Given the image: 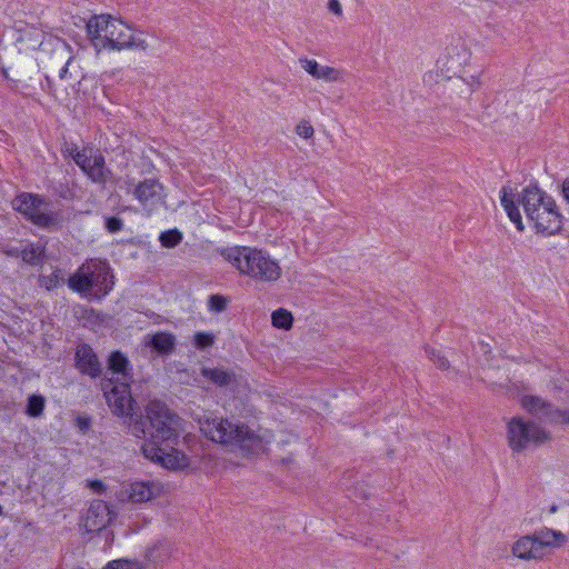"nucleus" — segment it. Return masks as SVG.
Wrapping results in <instances>:
<instances>
[{
  "mask_svg": "<svg viewBox=\"0 0 569 569\" xmlns=\"http://www.w3.org/2000/svg\"><path fill=\"white\" fill-rule=\"evenodd\" d=\"M74 368L83 376L97 379L102 376V363L89 343L82 342L74 351Z\"/></svg>",
  "mask_w": 569,
  "mask_h": 569,
  "instance_id": "f8f14e48",
  "label": "nucleus"
},
{
  "mask_svg": "<svg viewBox=\"0 0 569 569\" xmlns=\"http://www.w3.org/2000/svg\"><path fill=\"white\" fill-rule=\"evenodd\" d=\"M68 287L82 296L92 291V280L89 277V264H81L67 280Z\"/></svg>",
  "mask_w": 569,
  "mask_h": 569,
  "instance_id": "6ab92c4d",
  "label": "nucleus"
},
{
  "mask_svg": "<svg viewBox=\"0 0 569 569\" xmlns=\"http://www.w3.org/2000/svg\"><path fill=\"white\" fill-rule=\"evenodd\" d=\"M73 316L82 322V326L88 329H94L104 322L106 316L84 305H76L72 308Z\"/></svg>",
  "mask_w": 569,
  "mask_h": 569,
  "instance_id": "aec40b11",
  "label": "nucleus"
},
{
  "mask_svg": "<svg viewBox=\"0 0 569 569\" xmlns=\"http://www.w3.org/2000/svg\"><path fill=\"white\" fill-rule=\"evenodd\" d=\"M198 423L207 439L239 449L244 456L258 455L263 448L262 438L243 422L204 415Z\"/></svg>",
  "mask_w": 569,
  "mask_h": 569,
  "instance_id": "7ed1b4c3",
  "label": "nucleus"
},
{
  "mask_svg": "<svg viewBox=\"0 0 569 569\" xmlns=\"http://www.w3.org/2000/svg\"><path fill=\"white\" fill-rule=\"evenodd\" d=\"M143 346L158 357H168L176 351L177 338L170 331H157L144 337Z\"/></svg>",
  "mask_w": 569,
  "mask_h": 569,
  "instance_id": "2eb2a0df",
  "label": "nucleus"
},
{
  "mask_svg": "<svg viewBox=\"0 0 569 569\" xmlns=\"http://www.w3.org/2000/svg\"><path fill=\"white\" fill-rule=\"evenodd\" d=\"M2 252L7 254L8 257L18 258L21 257V250H19L17 247H10L7 249H3Z\"/></svg>",
  "mask_w": 569,
  "mask_h": 569,
  "instance_id": "de8ad7c7",
  "label": "nucleus"
},
{
  "mask_svg": "<svg viewBox=\"0 0 569 569\" xmlns=\"http://www.w3.org/2000/svg\"><path fill=\"white\" fill-rule=\"evenodd\" d=\"M12 209L23 216L32 224L48 230L58 231L62 228L61 211H42L43 207H48L49 202L46 198L38 193L20 192L11 201Z\"/></svg>",
  "mask_w": 569,
  "mask_h": 569,
  "instance_id": "423d86ee",
  "label": "nucleus"
},
{
  "mask_svg": "<svg viewBox=\"0 0 569 569\" xmlns=\"http://www.w3.org/2000/svg\"><path fill=\"white\" fill-rule=\"evenodd\" d=\"M228 300L222 295H211L208 298L209 310L216 313H220L227 309Z\"/></svg>",
  "mask_w": 569,
  "mask_h": 569,
  "instance_id": "f704fd0d",
  "label": "nucleus"
},
{
  "mask_svg": "<svg viewBox=\"0 0 569 569\" xmlns=\"http://www.w3.org/2000/svg\"><path fill=\"white\" fill-rule=\"evenodd\" d=\"M102 569H146V566L137 559H116L109 561Z\"/></svg>",
  "mask_w": 569,
  "mask_h": 569,
  "instance_id": "c85d7f7f",
  "label": "nucleus"
},
{
  "mask_svg": "<svg viewBox=\"0 0 569 569\" xmlns=\"http://www.w3.org/2000/svg\"><path fill=\"white\" fill-rule=\"evenodd\" d=\"M92 425V419L88 415H80L76 419V426L82 433H87Z\"/></svg>",
  "mask_w": 569,
  "mask_h": 569,
  "instance_id": "58836bf2",
  "label": "nucleus"
},
{
  "mask_svg": "<svg viewBox=\"0 0 569 569\" xmlns=\"http://www.w3.org/2000/svg\"><path fill=\"white\" fill-rule=\"evenodd\" d=\"M27 37L32 41V43L28 47L30 49H37L42 43V32L36 28L26 29L22 31L21 36L18 38V41H23Z\"/></svg>",
  "mask_w": 569,
  "mask_h": 569,
  "instance_id": "c9c22d12",
  "label": "nucleus"
},
{
  "mask_svg": "<svg viewBox=\"0 0 569 569\" xmlns=\"http://www.w3.org/2000/svg\"><path fill=\"white\" fill-rule=\"evenodd\" d=\"M103 226L110 233L120 232L124 227V221L118 216H106L103 219Z\"/></svg>",
  "mask_w": 569,
  "mask_h": 569,
  "instance_id": "e433bc0d",
  "label": "nucleus"
},
{
  "mask_svg": "<svg viewBox=\"0 0 569 569\" xmlns=\"http://www.w3.org/2000/svg\"><path fill=\"white\" fill-rule=\"evenodd\" d=\"M97 535L103 537L104 539V547H111L114 540V535L112 530H109L107 527H104L103 531H97Z\"/></svg>",
  "mask_w": 569,
  "mask_h": 569,
  "instance_id": "79ce46f5",
  "label": "nucleus"
},
{
  "mask_svg": "<svg viewBox=\"0 0 569 569\" xmlns=\"http://www.w3.org/2000/svg\"><path fill=\"white\" fill-rule=\"evenodd\" d=\"M561 196L569 204V177L566 178L561 183Z\"/></svg>",
  "mask_w": 569,
  "mask_h": 569,
  "instance_id": "49530a36",
  "label": "nucleus"
},
{
  "mask_svg": "<svg viewBox=\"0 0 569 569\" xmlns=\"http://www.w3.org/2000/svg\"><path fill=\"white\" fill-rule=\"evenodd\" d=\"M3 513V508L2 506L0 505V516Z\"/></svg>",
  "mask_w": 569,
  "mask_h": 569,
  "instance_id": "3c124183",
  "label": "nucleus"
},
{
  "mask_svg": "<svg viewBox=\"0 0 569 569\" xmlns=\"http://www.w3.org/2000/svg\"><path fill=\"white\" fill-rule=\"evenodd\" d=\"M46 257V247H36L33 243L28 244L21 250V259L30 266H42Z\"/></svg>",
  "mask_w": 569,
  "mask_h": 569,
  "instance_id": "5701e85b",
  "label": "nucleus"
},
{
  "mask_svg": "<svg viewBox=\"0 0 569 569\" xmlns=\"http://www.w3.org/2000/svg\"><path fill=\"white\" fill-rule=\"evenodd\" d=\"M30 80L38 81L39 84H40V88L42 89V91L47 92L48 94H51V96L54 94L53 81H52V79L49 76L44 74L43 79H42V77L40 74V71L37 70L36 71V79H33V77H31Z\"/></svg>",
  "mask_w": 569,
  "mask_h": 569,
  "instance_id": "4c0bfd02",
  "label": "nucleus"
},
{
  "mask_svg": "<svg viewBox=\"0 0 569 569\" xmlns=\"http://www.w3.org/2000/svg\"><path fill=\"white\" fill-rule=\"evenodd\" d=\"M500 193L501 206L518 231L525 230L519 210L521 204L527 219L532 222L536 233L543 237L561 233L565 217L559 211L556 200L540 189L537 183H530L525 187L517 194V198H515L512 190L508 187H502Z\"/></svg>",
  "mask_w": 569,
  "mask_h": 569,
  "instance_id": "f03ea898",
  "label": "nucleus"
},
{
  "mask_svg": "<svg viewBox=\"0 0 569 569\" xmlns=\"http://www.w3.org/2000/svg\"><path fill=\"white\" fill-rule=\"evenodd\" d=\"M126 184L128 188H133L132 196L149 212L166 202L164 187L157 178H146L139 182H136L133 178H128Z\"/></svg>",
  "mask_w": 569,
  "mask_h": 569,
  "instance_id": "1a4fd4ad",
  "label": "nucleus"
},
{
  "mask_svg": "<svg viewBox=\"0 0 569 569\" xmlns=\"http://www.w3.org/2000/svg\"><path fill=\"white\" fill-rule=\"evenodd\" d=\"M200 375L217 387H228L237 381L236 372L223 367H201Z\"/></svg>",
  "mask_w": 569,
  "mask_h": 569,
  "instance_id": "f3484780",
  "label": "nucleus"
},
{
  "mask_svg": "<svg viewBox=\"0 0 569 569\" xmlns=\"http://www.w3.org/2000/svg\"><path fill=\"white\" fill-rule=\"evenodd\" d=\"M54 194H57L59 198L62 199H71L72 198V191L68 187L67 183H59L57 187H54Z\"/></svg>",
  "mask_w": 569,
  "mask_h": 569,
  "instance_id": "a19ab883",
  "label": "nucleus"
},
{
  "mask_svg": "<svg viewBox=\"0 0 569 569\" xmlns=\"http://www.w3.org/2000/svg\"><path fill=\"white\" fill-rule=\"evenodd\" d=\"M507 439L513 452L525 451L530 443L536 447L550 440V433L532 421H525L521 417H513L507 425Z\"/></svg>",
  "mask_w": 569,
  "mask_h": 569,
  "instance_id": "0eeeda50",
  "label": "nucleus"
},
{
  "mask_svg": "<svg viewBox=\"0 0 569 569\" xmlns=\"http://www.w3.org/2000/svg\"><path fill=\"white\" fill-rule=\"evenodd\" d=\"M1 73L3 78L9 82V88L11 90L18 91L24 96H31L34 87L29 83H23L20 79H11L8 74V71L2 68Z\"/></svg>",
  "mask_w": 569,
  "mask_h": 569,
  "instance_id": "c756f323",
  "label": "nucleus"
},
{
  "mask_svg": "<svg viewBox=\"0 0 569 569\" xmlns=\"http://www.w3.org/2000/svg\"><path fill=\"white\" fill-rule=\"evenodd\" d=\"M182 240H183V234L177 228L162 231L159 236V242H160L161 247L167 248V249L176 248L177 246H179L182 242Z\"/></svg>",
  "mask_w": 569,
  "mask_h": 569,
  "instance_id": "cd10ccee",
  "label": "nucleus"
},
{
  "mask_svg": "<svg viewBox=\"0 0 569 569\" xmlns=\"http://www.w3.org/2000/svg\"><path fill=\"white\" fill-rule=\"evenodd\" d=\"M296 132L299 137L308 139L313 136L315 131L312 126L308 121H302L297 126Z\"/></svg>",
  "mask_w": 569,
  "mask_h": 569,
  "instance_id": "ea45409f",
  "label": "nucleus"
},
{
  "mask_svg": "<svg viewBox=\"0 0 569 569\" xmlns=\"http://www.w3.org/2000/svg\"><path fill=\"white\" fill-rule=\"evenodd\" d=\"M512 553L525 560L538 559L542 556L532 535L521 537L517 540L512 546Z\"/></svg>",
  "mask_w": 569,
  "mask_h": 569,
  "instance_id": "412c9836",
  "label": "nucleus"
},
{
  "mask_svg": "<svg viewBox=\"0 0 569 569\" xmlns=\"http://www.w3.org/2000/svg\"><path fill=\"white\" fill-rule=\"evenodd\" d=\"M328 9L330 12L341 16L342 14V7L339 2V0H329L328 1Z\"/></svg>",
  "mask_w": 569,
  "mask_h": 569,
  "instance_id": "c03bdc74",
  "label": "nucleus"
},
{
  "mask_svg": "<svg viewBox=\"0 0 569 569\" xmlns=\"http://www.w3.org/2000/svg\"><path fill=\"white\" fill-rule=\"evenodd\" d=\"M89 277L92 280V291L89 292L96 299L106 297L113 287V274L107 262L89 264Z\"/></svg>",
  "mask_w": 569,
  "mask_h": 569,
  "instance_id": "ddd939ff",
  "label": "nucleus"
},
{
  "mask_svg": "<svg viewBox=\"0 0 569 569\" xmlns=\"http://www.w3.org/2000/svg\"><path fill=\"white\" fill-rule=\"evenodd\" d=\"M426 356L437 366L440 370H447L450 367L449 360L441 353L440 350L425 346Z\"/></svg>",
  "mask_w": 569,
  "mask_h": 569,
  "instance_id": "7c9ffc66",
  "label": "nucleus"
},
{
  "mask_svg": "<svg viewBox=\"0 0 569 569\" xmlns=\"http://www.w3.org/2000/svg\"><path fill=\"white\" fill-rule=\"evenodd\" d=\"M521 406L532 416H536L539 419H546L550 423L558 425V417L556 416V411H559V408H556L551 402L542 399L538 396L527 395L521 399Z\"/></svg>",
  "mask_w": 569,
  "mask_h": 569,
  "instance_id": "4468645a",
  "label": "nucleus"
},
{
  "mask_svg": "<svg viewBox=\"0 0 569 569\" xmlns=\"http://www.w3.org/2000/svg\"><path fill=\"white\" fill-rule=\"evenodd\" d=\"M88 487L97 493H101L106 489V486L101 480H90L88 482Z\"/></svg>",
  "mask_w": 569,
  "mask_h": 569,
  "instance_id": "a18cd8bd",
  "label": "nucleus"
},
{
  "mask_svg": "<svg viewBox=\"0 0 569 569\" xmlns=\"http://www.w3.org/2000/svg\"><path fill=\"white\" fill-rule=\"evenodd\" d=\"M107 369L112 375H118V378L104 376L101 379V390L106 398L108 406L112 405V400H116L117 396L111 393L113 387L127 383L131 391V382H133L132 366L128 357L120 350H113L107 358Z\"/></svg>",
  "mask_w": 569,
  "mask_h": 569,
  "instance_id": "6e6552de",
  "label": "nucleus"
},
{
  "mask_svg": "<svg viewBox=\"0 0 569 569\" xmlns=\"http://www.w3.org/2000/svg\"><path fill=\"white\" fill-rule=\"evenodd\" d=\"M141 452L146 459L170 470H179L188 466L187 455L177 449V446L169 448L163 445L143 443Z\"/></svg>",
  "mask_w": 569,
  "mask_h": 569,
  "instance_id": "9d476101",
  "label": "nucleus"
},
{
  "mask_svg": "<svg viewBox=\"0 0 569 569\" xmlns=\"http://www.w3.org/2000/svg\"><path fill=\"white\" fill-rule=\"evenodd\" d=\"M46 398L40 393H32L27 399L24 413L30 418H39L43 415Z\"/></svg>",
  "mask_w": 569,
  "mask_h": 569,
  "instance_id": "393cba45",
  "label": "nucleus"
},
{
  "mask_svg": "<svg viewBox=\"0 0 569 569\" xmlns=\"http://www.w3.org/2000/svg\"><path fill=\"white\" fill-rule=\"evenodd\" d=\"M67 73H68V67H67V64H66V66L60 70V72H59V77H60L61 79H63V78L66 77V74H67Z\"/></svg>",
  "mask_w": 569,
  "mask_h": 569,
  "instance_id": "8fccbe9b",
  "label": "nucleus"
},
{
  "mask_svg": "<svg viewBox=\"0 0 569 569\" xmlns=\"http://www.w3.org/2000/svg\"><path fill=\"white\" fill-rule=\"evenodd\" d=\"M556 416L558 419V425L569 426V409H559L556 411Z\"/></svg>",
  "mask_w": 569,
  "mask_h": 569,
  "instance_id": "37998d69",
  "label": "nucleus"
},
{
  "mask_svg": "<svg viewBox=\"0 0 569 569\" xmlns=\"http://www.w3.org/2000/svg\"><path fill=\"white\" fill-rule=\"evenodd\" d=\"M116 516L109 503L97 499L90 503L86 516L82 518L81 526L88 533L103 531L104 527H108Z\"/></svg>",
  "mask_w": 569,
  "mask_h": 569,
  "instance_id": "9b49d317",
  "label": "nucleus"
},
{
  "mask_svg": "<svg viewBox=\"0 0 569 569\" xmlns=\"http://www.w3.org/2000/svg\"><path fill=\"white\" fill-rule=\"evenodd\" d=\"M532 536L540 551L543 547L560 548L568 540L567 536L561 531L547 527L536 530Z\"/></svg>",
  "mask_w": 569,
  "mask_h": 569,
  "instance_id": "a211bd4d",
  "label": "nucleus"
},
{
  "mask_svg": "<svg viewBox=\"0 0 569 569\" xmlns=\"http://www.w3.org/2000/svg\"><path fill=\"white\" fill-rule=\"evenodd\" d=\"M94 154H92V148H83L81 150H74L73 161L83 172L89 164L92 162Z\"/></svg>",
  "mask_w": 569,
  "mask_h": 569,
  "instance_id": "72a5a7b5",
  "label": "nucleus"
},
{
  "mask_svg": "<svg viewBox=\"0 0 569 569\" xmlns=\"http://www.w3.org/2000/svg\"><path fill=\"white\" fill-rule=\"evenodd\" d=\"M111 393L117 396L110 403L111 412L120 418H128L131 433L144 438V443L163 445L169 448L178 446L181 431V418L161 400H150L142 409L130 395L127 383L113 387Z\"/></svg>",
  "mask_w": 569,
  "mask_h": 569,
  "instance_id": "f257e3e1",
  "label": "nucleus"
},
{
  "mask_svg": "<svg viewBox=\"0 0 569 569\" xmlns=\"http://www.w3.org/2000/svg\"><path fill=\"white\" fill-rule=\"evenodd\" d=\"M88 38L96 51L146 50L148 43L137 38L129 26L110 14H93L86 24Z\"/></svg>",
  "mask_w": 569,
  "mask_h": 569,
  "instance_id": "20e7f679",
  "label": "nucleus"
},
{
  "mask_svg": "<svg viewBox=\"0 0 569 569\" xmlns=\"http://www.w3.org/2000/svg\"><path fill=\"white\" fill-rule=\"evenodd\" d=\"M216 336L212 332L199 331L193 335L192 343L198 350H206L214 345Z\"/></svg>",
  "mask_w": 569,
  "mask_h": 569,
  "instance_id": "2f4dec72",
  "label": "nucleus"
},
{
  "mask_svg": "<svg viewBox=\"0 0 569 569\" xmlns=\"http://www.w3.org/2000/svg\"><path fill=\"white\" fill-rule=\"evenodd\" d=\"M129 498L133 502H146L153 498V489L149 482H133L130 487Z\"/></svg>",
  "mask_w": 569,
  "mask_h": 569,
  "instance_id": "b1692460",
  "label": "nucleus"
},
{
  "mask_svg": "<svg viewBox=\"0 0 569 569\" xmlns=\"http://www.w3.org/2000/svg\"><path fill=\"white\" fill-rule=\"evenodd\" d=\"M64 282L63 277L61 276V270L56 269L49 276H40L39 277V284L43 288H46L48 291L53 290L58 286Z\"/></svg>",
  "mask_w": 569,
  "mask_h": 569,
  "instance_id": "473e14b6",
  "label": "nucleus"
},
{
  "mask_svg": "<svg viewBox=\"0 0 569 569\" xmlns=\"http://www.w3.org/2000/svg\"><path fill=\"white\" fill-rule=\"evenodd\" d=\"M300 62L302 68L316 79H325L329 81L337 79L338 72L331 67L320 66L316 60L310 59H301Z\"/></svg>",
  "mask_w": 569,
  "mask_h": 569,
  "instance_id": "4be33fe9",
  "label": "nucleus"
},
{
  "mask_svg": "<svg viewBox=\"0 0 569 569\" xmlns=\"http://www.w3.org/2000/svg\"><path fill=\"white\" fill-rule=\"evenodd\" d=\"M169 557V546L166 542L157 541L148 547L144 552V559L149 562H160Z\"/></svg>",
  "mask_w": 569,
  "mask_h": 569,
  "instance_id": "a878e982",
  "label": "nucleus"
},
{
  "mask_svg": "<svg viewBox=\"0 0 569 569\" xmlns=\"http://www.w3.org/2000/svg\"><path fill=\"white\" fill-rule=\"evenodd\" d=\"M74 150H80L77 144L71 143L70 146H67L64 149V153L73 159Z\"/></svg>",
  "mask_w": 569,
  "mask_h": 569,
  "instance_id": "09e8293b",
  "label": "nucleus"
},
{
  "mask_svg": "<svg viewBox=\"0 0 569 569\" xmlns=\"http://www.w3.org/2000/svg\"><path fill=\"white\" fill-rule=\"evenodd\" d=\"M271 323L274 328L289 330L293 325V316L287 309L279 308L271 313Z\"/></svg>",
  "mask_w": 569,
  "mask_h": 569,
  "instance_id": "bb28decb",
  "label": "nucleus"
},
{
  "mask_svg": "<svg viewBox=\"0 0 569 569\" xmlns=\"http://www.w3.org/2000/svg\"><path fill=\"white\" fill-rule=\"evenodd\" d=\"M221 256L241 273L260 281H276L281 276L278 262L268 252L251 247H232L221 251Z\"/></svg>",
  "mask_w": 569,
  "mask_h": 569,
  "instance_id": "39448f33",
  "label": "nucleus"
},
{
  "mask_svg": "<svg viewBox=\"0 0 569 569\" xmlns=\"http://www.w3.org/2000/svg\"><path fill=\"white\" fill-rule=\"evenodd\" d=\"M83 173L91 182L102 188H106V184L113 178L112 171L106 164L104 156L99 150L96 151L92 162Z\"/></svg>",
  "mask_w": 569,
  "mask_h": 569,
  "instance_id": "dca6fc26",
  "label": "nucleus"
}]
</instances>
